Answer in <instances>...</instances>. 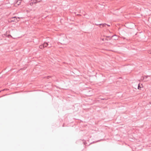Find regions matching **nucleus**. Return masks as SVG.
Segmentation results:
<instances>
[{
	"label": "nucleus",
	"mask_w": 151,
	"mask_h": 151,
	"mask_svg": "<svg viewBox=\"0 0 151 151\" xmlns=\"http://www.w3.org/2000/svg\"><path fill=\"white\" fill-rule=\"evenodd\" d=\"M149 104H151V101H150V102H149Z\"/></svg>",
	"instance_id": "obj_10"
},
{
	"label": "nucleus",
	"mask_w": 151,
	"mask_h": 151,
	"mask_svg": "<svg viewBox=\"0 0 151 151\" xmlns=\"http://www.w3.org/2000/svg\"><path fill=\"white\" fill-rule=\"evenodd\" d=\"M51 47V45H50L48 47L50 48Z\"/></svg>",
	"instance_id": "obj_9"
},
{
	"label": "nucleus",
	"mask_w": 151,
	"mask_h": 151,
	"mask_svg": "<svg viewBox=\"0 0 151 151\" xmlns=\"http://www.w3.org/2000/svg\"><path fill=\"white\" fill-rule=\"evenodd\" d=\"M96 25H100V27L101 28H102L103 27H104L106 26V24L105 23L104 24H95Z\"/></svg>",
	"instance_id": "obj_2"
},
{
	"label": "nucleus",
	"mask_w": 151,
	"mask_h": 151,
	"mask_svg": "<svg viewBox=\"0 0 151 151\" xmlns=\"http://www.w3.org/2000/svg\"><path fill=\"white\" fill-rule=\"evenodd\" d=\"M141 88V87L139 86V84L138 85V89H140V88Z\"/></svg>",
	"instance_id": "obj_6"
},
{
	"label": "nucleus",
	"mask_w": 151,
	"mask_h": 151,
	"mask_svg": "<svg viewBox=\"0 0 151 151\" xmlns=\"http://www.w3.org/2000/svg\"><path fill=\"white\" fill-rule=\"evenodd\" d=\"M151 78L150 76H145L143 77L142 80L144 82H146L151 80Z\"/></svg>",
	"instance_id": "obj_1"
},
{
	"label": "nucleus",
	"mask_w": 151,
	"mask_h": 151,
	"mask_svg": "<svg viewBox=\"0 0 151 151\" xmlns=\"http://www.w3.org/2000/svg\"><path fill=\"white\" fill-rule=\"evenodd\" d=\"M37 2H38V1H36L35 2L34 1L33 3H36Z\"/></svg>",
	"instance_id": "obj_8"
},
{
	"label": "nucleus",
	"mask_w": 151,
	"mask_h": 151,
	"mask_svg": "<svg viewBox=\"0 0 151 151\" xmlns=\"http://www.w3.org/2000/svg\"><path fill=\"white\" fill-rule=\"evenodd\" d=\"M84 144L85 145V142H84Z\"/></svg>",
	"instance_id": "obj_13"
},
{
	"label": "nucleus",
	"mask_w": 151,
	"mask_h": 151,
	"mask_svg": "<svg viewBox=\"0 0 151 151\" xmlns=\"http://www.w3.org/2000/svg\"><path fill=\"white\" fill-rule=\"evenodd\" d=\"M106 25H107L108 26H110V25H109L106 24Z\"/></svg>",
	"instance_id": "obj_11"
},
{
	"label": "nucleus",
	"mask_w": 151,
	"mask_h": 151,
	"mask_svg": "<svg viewBox=\"0 0 151 151\" xmlns=\"http://www.w3.org/2000/svg\"><path fill=\"white\" fill-rule=\"evenodd\" d=\"M43 45L44 47L45 48L47 47V46H48V44L47 42H44L43 43Z\"/></svg>",
	"instance_id": "obj_3"
},
{
	"label": "nucleus",
	"mask_w": 151,
	"mask_h": 151,
	"mask_svg": "<svg viewBox=\"0 0 151 151\" xmlns=\"http://www.w3.org/2000/svg\"><path fill=\"white\" fill-rule=\"evenodd\" d=\"M39 47L41 49H43L44 48L43 44L40 45Z\"/></svg>",
	"instance_id": "obj_4"
},
{
	"label": "nucleus",
	"mask_w": 151,
	"mask_h": 151,
	"mask_svg": "<svg viewBox=\"0 0 151 151\" xmlns=\"http://www.w3.org/2000/svg\"><path fill=\"white\" fill-rule=\"evenodd\" d=\"M51 76H48L47 77V79H49V78H51Z\"/></svg>",
	"instance_id": "obj_7"
},
{
	"label": "nucleus",
	"mask_w": 151,
	"mask_h": 151,
	"mask_svg": "<svg viewBox=\"0 0 151 151\" xmlns=\"http://www.w3.org/2000/svg\"><path fill=\"white\" fill-rule=\"evenodd\" d=\"M101 99L102 100H107L108 99H105V98H104V99L102 98V99Z\"/></svg>",
	"instance_id": "obj_5"
},
{
	"label": "nucleus",
	"mask_w": 151,
	"mask_h": 151,
	"mask_svg": "<svg viewBox=\"0 0 151 151\" xmlns=\"http://www.w3.org/2000/svg\"><path fill=\"white\" fill-rule=\"evenodd\" d=\"M102 40H103V41H104V39H102Z\"/></svg>",
	"instance_id": "obj_12"
}]
</instances>
